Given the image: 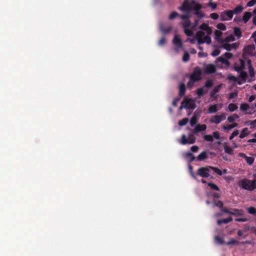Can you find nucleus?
I'll return each instance as SVG.
<instances>
[{
    "label": "nucleus",
    "mask_w": 256,
    "mask_h": 256,
    "mask_svg": "<svg viewBox=\"0 0 256 256\" xmlns=\"http://www.w3.org/2000/svg\"><path fill=\"white\" fill-rule=\"evenodd\" d=\"M218 17H219V16L216 13H212L210 14V18L214 20L218 19Z\"/></svg>",
    "instance_id": "nucleus-57"
},
{
    "label": "nucleus",
    "mask_w": 256,
    "mask_h": 256,
    "mask_svg": "<svg viewBox=\"0 0 256 256\" xmlns=\"http://www.w3.org/2000/svg\"><path fill=\"white\" fill-rule=\"evenodd\" d=\"M244 213V211L242 209L233 208L231 210V213H230V214L235 216H239L243 215Z\"/></svg>",
    "instance_id": "nucleus-15"
},
{
    "label": "nucleus",
    "mask_w": 256,
    "mask_h": 256,
    "mask_svg": "<svg viewBox=\"0 0 256 256\" xmlns=\"http://www.w3.org/2000/svg\"><path fill=\"white\" fill-rule=\"evenodd\" d=\"M239 156L245 158L246 162L249 164V165H252V164L254 162V158L252 156H246V154L244 153H240Z\"/></svg>",
    "instance_id": "nucleus-12"
},
{
    "label": "nucleus",
    "mask_w": 256,
    "mask_h": 256,
    "mask_svg": "<svg viewBox=\"0 0 256 256\" xmlns=\"http://www.w3.org/2000/svg\"><path fill=\"white\" fill-rule=\"evenodd\" d=\"M224 42H228L234 40V38L232 36H227L224 40Z\"/></svg>",
    "instance_id": "nucleus-53"
},
{
    "label": "nucleus",
    "mask_w": 256,
    "mask_h": 256,
    "mask_svg": "<svg viewBox=\"0 0 256 256\" xmlns=\"http://www.w3.org/2000/svg\"><path fill=\"white\" fill-rule=\"evenodd\" d=\"M223 56L226 58V60H228V59L232 58V53L226 52L224 53Z\"/></svg>",
    "instance_id": "nucleus-58"
},
{
    "label": "nucleus",
    "mask_w": 256,
    "mask_h": 256,
    "mask_svg": "<svg viewBox=\"0 0 256 256\" xmlns=\"http://www.w3.org/2000/svg\"><path fill=\"white\" fill-rule=\"evenodd\" d=\"M185 14H182L180 16V18L182 20V24L184 28H188L191 25V22L190 20V12H186Z\"/></svg>",
    "instance_id": "nucleus-5"
},
{
    "label": "nucleus",
    "mask_w": 256,
    "mask_h": 256,
    "mask_svg": "<svg viewBox=\"0 0 256 256\" xmlns=\"http://www.w3.org/2000/svg\"><path fill=\"white\" fill-rule=\"evenodd\" d=\"M224 204L222 201L218 200V202H214V206H218L220 208H222Z\"/></svg>",
    "instance_id": "nucleus-51"
},
{
    "label": "nucleus",
    "mask_w": 256,
    "mask_h": 256,
    "mask_svg": "<svg viewBox=\"0 0 256 256\" xmlns=\"http://www.w3.org/2000/svg\"><path fill=\"white\" fill-rule=\"evenodd\" d=\"M221 88V85L219 84L217 86L214 87L213 90L210 92V96L212 98H218V95L216 94V93L218 92L220 88Z\"/></svg>",
    "instance_id": "nucleus-14"
},
{
    "label": "nucleus",
    "mask_w": 256,
    "mask_h": 256,
    "mask_svg": "<svg viewBox=\"0 0 256 256\" xmlns=\"http://www.w3.org/2000/svg\"><path fill=\"white\" fill-rule=\"evenodd\" d=\"M252 17V13L249 12H246L244 13L243 17H242V20L246 24L248 20L250 19V18Z\"/></svg>",
    "instance_id": "nucleus-24"
},
{
    "label": "nucleus",
    "mask_w": 256,
    "mask_h": 256,
    "mask_svg": "<svg viewBox=\"0 0 256 256\" xmlns=\"http://www.w3.org/2000/svg\"><path fill=\"white\" fill-rule=\"evenodd\" d=\"M197 122V118L196 116H194L190 119V124L192 126L195 125Z\"/></svg>",
    "instance_id": "nucleus-48"
},
{
    "label": "nucleus",
    "mask_w": 256,
    "mask_h": 256,
    "mask_svg": "<svg viewBox=\"0 0 256 256\" xmlns=\"http://www.w3.org/2000/svg\"><path fill=\"white\" fill-rule=\"evenodd\" d=\"M244 52L246 54L250 55H253L255 52V46L254 44H249L246 46L244 48Z\"/></svg>",
    "instance_id": "nucleus-11"
},
{
    "label": "nucleus",
    "mask_w": 256,
    "mask_h": 256,
    "mask_svg": "<svg viewBox=\"0 0 256 256\" xmlns=\"http://www.w3.org/2000/svg\"><path fill=\"white\" fill-rule=\"evenodd\" d=\"M185 157L186 158H190V162H192L195 160L196 158L194 156L193 154L190 152H188L185 154Z\"/></svg>",
    "instance_id": "nucleus-36"
},
{
    "label": "nucleus",
    "mask_w": 256,
    "mask_h": 256,
    "mask_svg": "<svg viewBox=\"0 0 256 256\" xmlns=\"http://www.w3.org/2000/svg\"><path fill=\"white\" fill-rule=\"evenodd\" d=\"M218 104H214L210 106L208 108V112L210 114H213L216 112L218 108Z\"/></svg>",
    "instance_id": "nucleus-23"
},
{
    "label": "nucleus",
    "mask_w": 256,
    "mask_h": 256,
    "mask_svg": "<svg viewBox=\"0 0 256 256\" xmlns=\"http://www.w3.org/2000/svg\"><path fill=\"white\" fill-rule=\"evenodd\" d=\"M208 158L207 153L205 151L202 152L196 158V160L198 162L202 161Z\"/></svg>",
    "instance_id": "nucleus-18"
},
{
    "label": "nucleus",
    "mask_w": 256,
    "mask_h": 256,
    "mask_svg": "<svg viewBox=\"0 0 256 256\" xmlns=\"http://www.w3.org/2000/svg\"><path fill=\"white\" fill-rule=\"evenodd\" d=\"M234 35L236 36L238 38H240L242 36V32L240 28H234Z\"/></svg>",
    "instance_id": "nucleus-33"
},
{
    "label": "nucleus",
    "mask_w": 256,
    "mask_h": 256,
    "mask_svg": "<svg viewBox=\"0 0 256 256\" xmlns=\"http://www.w3.org/2000/svg\"><path fill=\"white\" fill-rule=\"evenodd\" d=\"M206 124H198L195 128H194V130L196 132H202V131H204L206 130Z\"/></svg>",
    "instance_id": "nucleus-29"
},
{
    "label": "nucleus",
    "mask_w": 256,
    "mask_h": 256,
    "mask_svg": "<svg viewBox=\"0 0 256 256\" xmlns=\"http://www.w3.org/2000/svg\"><path fill=\"white\" fill-rule=\"evenodd\" d=\"M220 52V51L218 49H215L212 52L211 55L213 56H218Z\"/></svg>",
    "instance_id": "nucleus-55"
},
{
    "label": "nucleus",
    "mask_w": 256,
    "mask_h": 256,
    "mask_svg": "<svg viewBox=\"0 0 256 256\" xmlns=\"http://www.w3.org/2000/svg\"><path fill=\"white\" fill-rule=\"evenodd\" d=\"M184 32L188 36H191L193 35V32L192 30L186 28H184Z\"/></svg>",
    "instance_id": "nucleus-42"
},
{
    "label": "nucleus",
    "mask_w": 256,
    "mask_h": 256,
    "mask_svg": "<svg viewBox=\"0 0 256 256\" xmlns=\"http://www.w3.org/2000/svg\"><path fill=\"white\" fill-rule=\"evenodd\" d=\"M210 166L200 167L198 168L196 174L202 178H208L210 176Z\"/></svg>",
    "instance_id": "nucleus-6"
},
{
    "label": "nucleus",
    "mask_w": 256,
    "mask_h": 256,
    "mask_svg": "<svg viewBox=\"0 0 256 256\" xmlns=\"http://www.w3.org/2000/svg\"><path fill=\"white\" fill-rule=\"evenodd\" d=\"M166 39L164 38H161L158 42V45L160 46H164L166 43Z\"/></svg>",
    "instance_id": "nucleus-61"
},
{
    "label": "nucleus",
    "mask_w": 256,
    "mask_h": 256,
    "mask_svg": "<svg viewBox=\"0 0 256 256\" xmlns=\"http://www.w3.org/2000/svg\"><path fill=\"white\" fill-rule=\"evenodd\" d=\"M218 62H220L222 64H225L226 65L228 66L230 64V62L224 56H222L218 58L216 60V63H218Z\"/></svg>",
    "instance_id": "nucleus-19"
},
{
    "label": "nucleus",
    "mask_w": 256,
    "mask_h": 256,
    "mask_svg": "<svg viewBox=\"0 0 256 256\" xmlns=\"http://www.w3.org/2000/svg\"><path fill=\"white\" fill-rule=\"evenodd\" d=\"M249 108V106L246 104H242L240 106V109L242 111H246Z\"/></svg>",
    "instance_id": "nucleus-45"
},
{
    "label": "nucleus",
    "mask_w": 256,
    "mask_h": 256,
    "mask_svg": "<svg viewBox=\"0 0 256 256\" xmlns=\"http://www.w3.org/2000/svg\"><path fill=\"white\" fill-rule=\"evenodd\" d=\"M196 94L199 97H201L204 94V90L203 88H198L196 90Z\"/></svg>",
    "instance_id": "nucleus-50"
},
{
    "label": "nucleus",
    "mask_w": 256,
    "mask_h": 256,
    "mask_svg": "<svg viewBox=\"0 0 256 256\" xmlns=\"http://www.w3.org/2000/svg\"><path fill=\"white\" fill-rule=\"evenodd\" d=\"M244 10V8L241 5H238L236 6L233 10H232V12L234 14H238L242 12Z\"/></svg>",
    "instance_id": "nucleus-30"
},
{
    "label": "nucleus",
    "mask_w": 256,
    "mask_h": 256,
    "mask_svg": "<svg viewBox=\"0 0 256 256\" xmlns=\"http://www.w3.org/2000/svg\"><path fill=\"white\" fill-rule=\"evenodd\" d=\"M216 66L214 64H208L204 66V72L205 74H212L216 72Z\"/></svg>",
    "instance_id": "nucleus-9"
},
{
    "label": "nucleus",
    "mask_w": 256,
    "mask_h": 256,
    "mask_svg": "<svg viewBox=\"0 0 256 256\" xmlns=\"http://www.w3.org/2000/svg\"><path fill=\"white\" fill-rule=\"evenodd\" d=\"M202 75V70L200 68L197 66L194 68L193 72L190 76V81L192 82L198 81L200 80V76Z\"/></svg>",
    "instance_id": "nucleus-3"
},
{
    "label": "nucleus",
    "mask_w": 256,
    "mask_h": 256,
    "mask_svg": "<svg viewBox=\"0 0 256 256\" xmlns=\"http://www.w3.org/2000/svg\"><path fill=\"white\" fill-rule=\"evenodd\" d=\"M232 10H226L220 14V19L222 21H226L232 20L233 17Z\"/></svg>",
    "instance_id": "nucleus-7"
},
{
    "label": "nucleus",
    "mask_w": 256,
    "mask_h": 256,
    "mask_svg": "<svg viewBox=\"0 0 256 256\" xmlns=\"http://www.w3.org/2000/svg\"><path fill=\"white\" fill-rule=\"evenodd\" d=\"M238 107L236 104H230L228 105V109L230 112H234L238 109Z\"/></svg>",
    "instance_id": "nucleus-38"
},
{
    "label": "nucleus",
    "mask_w": 256,
    "mask_h": 256,
    "mask_svg": "<svg viewBox=\"0 0 256 256\" xmlns=\"http://www.w3.org/2000/svg\"><path fill=\"white\" fill-rule=\"evenodd\" d=\"M222 47L226 50L230 51L232 48H236V44L234 43L232 44H228V42H224L223 44H222Z\"/></svg>",
    "instance_id": "nucleus-16"
},
{
    "label": "nucleus",
    "mask_w": 256,
    "mask_h": 256,
    "mask_svg": "<svg viewBox=\"0 0 256 256\" xmlns=\"http://www.w3.org/2000/svg\"><path fill=\"white\" fill-rule=\"evenodd\" d=\"M205 140L209 142H212L213 141L212 136L210 134L205 135L204 137Z\"/></svg>",
    "instance_id": "nucleus-47"
},
{
    "label": "nucleus",
    "mask_w": 256,
    "mask_h": 256,
    "mask_svg": "<svg viewBox=\"0 0 256 256\" xmlns=\"http://www.w3.org/2000/svg\"><path fill=\"white\" fill-rule=\"evenodd\" d=\"M216 28L221 30H226V26L223 23H219L216 25Z\"/></svg>",
    "instance_id": "nucleus-43"
},
{
    "label": "nucleus",
    "mask_w": 256,
    "mask_h": 256,
    "mask_svg": "<svg viewBox=\"0 0 256 256\" xmlns=\"http://www.w3.org/2000/svg\"><path fill=\"white\" fill-rule=\"evenodd\" d=\"M248 212L251 214H256V208L254 207L250 206L247 208Z\"/></svg>",
    "instance_id": "nucleus-40"
},
{
    "label": "nucleus",
    "mask_w": 256,
    "mask_h": 256,
    "mask_svg": "<svg viewBox=\"0 0 256 256\" xmlns=\"http://www.w3.org/2000/svg\"><path fill=\"white\" fill-rule=\"evenodd\" d=\"M256 4V0H250L246 4L247 6H252Z\"/></svg>",
    "instance_id": "nucleus-59"
},
{
    "label": "nucleus",
    "mask_w": 256,
    "mask_h": 256,
    "mask_svg": "<svg viewBox=\"0 0 256 256\" xmlns=\"http://www.w3.org/2000/svg\"><path fill=\"white\" fill-rule=\"evenodd\" d=\"M238 126V124L237 123H233L231 124H230V125H228L227 126H226L224 125L222 126V128L224 130H230L234 128H236Z\"/></svg>",
    "instance_id": "nucleus-32"
},
{
    "label": "nucleus",
    "mask_w": 256,
    "mask_h": 256,
    "mask_svg": "<svg viewBox=\"0 0 256 256\" xmlns=\"http://www.w3.org/2000/svg\"><path fill=\"white\" fill-rule=\"evenodd\" d=\"M237 96H238V94H237L236 92H230L229 94L228 98L230 100L232 99L235 97H236Z\"/></svg>",
    "instance_id": "nucleus-64"
},
{
    "label": "nucleus",
    "mask_w": 256,
    "mask_h": 256,
    "mask_svg": "<svg viewBox=\"0 0 256 256\" xmlns=\"http://www.w3.org/2000/svg\"><path fill=\"white\" fill-rule=\"evenodd\" d=\"M248 68L249 70L250 76L252 78H253L254 77V69L252 65L251 61L250 60H248Z\"/></svg>",
    "instance_id": "nucleus-20"
},
{
    "label": "nucleus",
    "mask_w": 256,
    "mask_h": 256,
    "mask_svg": "<svg viewBox=\"0 0 256 256\" xmlns=\"http://www.w3.org/2000/svg\"><path fill=\"white\" fill-rule=\"evenodd\" d=\"M209 168H210V170H213L214 172H216L219 176H222V170L218 168L210 166Z\"/></svg>",
    "instance_id": "nucleus-37"
},
{
    "label": "nucleus",
    "mask_w": 256,
    "mask_h": 256,
    "mask_svg": "<svg viewBox=\"0 0 256 256\" xmlns=\"http://www.w3.org/2000/svg\"><path fill=\"white\" fill-rule=\"evenodd\" d=\"M212 136L216 140L220 139V134L218 131L214 132Z\"/></svg>",
    "instance_id": "nucleus-63"
},
{
    "label": "nucleus",
    "mask_w": 256,
    "mask_h": 256,
    "mask_svg": "<svg viewBox=\"0 0 256 256\" xmlns=\"http://www.w3.org/2000/svg\"><path fill=\"white\" fill-rule=\"evenodd\" d=\"M204 43L206 42L207 44H210L211 42V38L210 36H206L205 38L203 40Z\"/></svg>",
    "instance_id": "nucleus-56"
},
{
    "label": "nucleus",
    "mask_w": 256,
    "mask_h": 256,
    "mask_svg": "<svg viewBox=\"0 0 256 256\" xmlns=\"http://www.w3.org/2000/svg\"><path fill=\"white\" fill-rule=\"evenodd\" d=\"M250 132L248 131V128H245L242 129V130L241 132V133L240 134L239 137L240 138H245L246 136H248L250 134Z\"/></svg>",
    "instance_id": "nucleus-26"
},
{
    "label": "nucleus",
    "mask_w": 256,
    "mask_h": 256,
    "mask_svg": "<svg viewBox=\"0 0 256 256\" xmlns=\"http://www.w3.org/2000/svg\"><path fill=\"white\" fill-rule=\"evenodd\" d=\"M180 15H179L176 12H173L169 16L168 18L170 20H172V19H174V18H176L177 16L180 17Z\"/></svg>",
    "instance_id": "nucleus-41"
},
{
    "label": "nucleus",
    "mask_w": 256,
    "mask_h": 256,
    "mask_svg": "<svg viewBox=\"0 0 256 256\" xmlns=\"http://www.w3.org/2000/svg\"><path fill=\"white\" fill-rule=\"evenodd\" d=\"M224 152L230 155H232L234 154L232 148L231 147L228 146L226 143L224 144Z\"/></svg>",
    "instance_id": "nucleus-28"
},
{
    "label": "nucleus",
    "mask_w": 256,
    "mask_h": 256,
    "mask_svg": "<svg viewBox=\"0 0 256 256\" xmlns=\"http://www.w3.org/2000/svg\"><path fill=\"white\" fill-rule=\"evenodd\" d=\"M232 217L229 216L228 218H223V219H220L217 220V224L218 225H220L222 224H228L230 222H232Z\"/></svg>",
    "instance_id": "nucleus-21"
},
{
    "label": "nucleus",
    "mask_w": 256,
    "mask_h": 256,
    "mask_svg": "<svg viewBox=\"0 0 256 256\" xmlns=\"http://www.w3.org/2000/svg\"><path fill=\"white\" fill-rule=\"evenodd\" d=\"M160 29L163 34H168L171 31L172 27L171 26L165 27L162 24H160Z\"/></svg>",
    "instance_id": "nucleus-17"
},
{
    "label": "nucleus",
    "mask_w": 256,
    "mask_h": 256,
    "mask_svg": "<svg viewBox=\"0 0 256 256\" xmlns=\"http://www.w3.org/2000/svg\"><path fill=\"white\" fill-rule=\"evenodd\" d=\"M186 86L183 83L181 84L179 86V96L182 97L184 95L186 92Z\"/></svg>",
    "instance_id": "nucleus-22"
},
{
    "label": "nucleus",
    "mask_w": 256,
    "mask_h": 256,
    "mask_svg": "<svg viewBox=\"0 0 256 256\" xmlns=\"http://www.w3.org/2000/svg\"><path fill=\"white\" fill-rule=\"evenodd\" d=\"M222 34V32L219 30H216L214 32L216 40L221 44H223L224 42V40L221 38Z\"/></svg>",
    "instance_id": "nucleus-13"
},
{
    "label": "nucleus",
    "mask_w": 256,
    "mask_h": 256,
    "mask_svg": "<svg viewBox=\"0 0 256 256\" xmlns=\"http://www.w3.org/2000/svg\"><path fill=\"white\" fill-rule=\"evenodd\" d=\"M173 43L178 48H182V46L180 39L178 38L176 36H174L173 39Z\"/></svg>",
    "instance_id": "nucleus-25"
},
{
    "label": "nucleus",
    "mask_w": 256,
    "mask_h": 256,
    "mask_svg": "<svg viewBox=\"0 0 256 256\" xmlns=\"http://www.w3.org/2000/svg\"><path fill=\"white\" fill-rule=\"evenodd\" d=\"M188 120H189L188 118H184L179 121L178 124L180 126H184L188 122Z\"/></svg>",
    "instance_id": "nucleus-39"
},
{
    "label": "nucleus",
    "mask_w": 256,
    "mask_h": 256,
    "mask_svg": "<svg viewBox=\"0 0 256 256\" xmlns=\"http://www.w3.org/2000/svg\"><path fill=\"white\" fill-rule=\"evenodd\" d=\"M248 78V74L246 72H241L240 73V78L242 81L243 82H246V78Z\"/></svg>",
    "instance_id": "nucleus-31"
},
{
    "label": "nucleus",
    "mask_w": 256,
    "mask_h": 256,
    "mask_svg": "<svg viewBox=\"0 0 256 256\" xmlns=\"http://www.w3.org/2000/svg\"><path fill=\"white\" fill-rule=\"evenodd\" d=\"M205 34L204 32L200 30L196 32L195 38L197 40L198 44H202L204 43L203 40L205 38Z\"/></svg>",
    "instance_id": "nucleus-10"
},
{
    "label": "nucleus",
    "mask_w": 256,
    "mask_h": 256,
    "mask_svg": "<svg viewBox=\"0 0 256 256\" xmlns=\"http://www.w3.org/2000/svg\"><path fill=\"white\" fill-rule=\"evenodd\" d=\"M190 60V55L188 52H186L183 56H182V60L184 62L188 61Z\"/></svg>",
    "instance_id": "nucleus-49"
},
{
    "label": "nucleus",
    "mask_w": 256,
    "mask_h": 256,
    "mask_svg": "<svg viewBox=\"0 0 256 256\" xmlns=\"http://www.w3.org/2000/svg\"><path fill=\"white\" fill-rule=\"evenodd\" d=\"M209 27L208 24L206 23H202L200 26V28L202 30H206Z\"/></svg>",
    "instance_id": "nucleus-52"
},
{
    "label": "nucleus",
    "mask_w": 256,
    "mask_h": 256,
    "mask_svg": "<svg viewBox=\"0 0 256 256\" xmlns=\"http://www.w3.org/2000/svg\"><path fill=\"white\" fill-rule=\"evenodd\" d=\"M202 8L200 4L196 2L194 0H185L182 6L180 7L178 9L184 12H190V10H194V14L196 15L199 18L203 17V14L200 10Z\"/></svg>",
    "instance_id": "nucleus-1"
},
{
    "label": "nucleus",
    "mask_w": 256,
    "mask_h": 256,
    "mask_svg": "<svg viewBox=\"0 0 256 256\" xmlns=\"http://www.w3.org/2000/svg\"><path fill=\"white\" fill-rule=\"evenodd\" d=\"M214 240H215V241L218 244H224V242L222 238L219 236H216L214 238Z\"/></svg>",
    "instance_id": "nucleus-46"
},
{
    "label": "nucleus",
    "mask_w": 256,
    "mask_h": 256,
    "mask_svg": "<svg viewBox=\"0 0 256 256\" xmlns=\"http://www.w3.org/2000/svg\"><path fill=\"white\" fill-rule=\"evenodd\" d=\"M210 122L218 124L221 122V120H220V118L218 115H216L212 117L210 120Z\"/></svg>",
    "instance_id": "nucleus-27"
},
{
    "label": "nucleus",
    "mask_w": 256,
    "mask_h": 256,
    "mask_svg": "<svg viewBox=\"0 0 256 256\" xmlns=\"http://www.w3.org/2000/svg\"><path fill=\"white\" fill-rule=\"evenodd\" d=\"M238 243V242L234 239H231L230 241L227 242V245L234 244Z\"/></svg>",
    "instance_id": "nucleus-60"
},
{
    "label": "nucleus",
    "mask_w": 256,
    "mask_h": 256,
    "mask_svg": "<svg viewBox=\"0 0 256 256\" xmlns=\"http://www.w3.org/2000/svg\"><path fill=\"white\" fill-rule=\"evenodd\" d=\"M195 141L196 138L193 134H189L188 138H186L185 134H182L181 138L180 143L183 145H186V144H192L195 142Z\"/></svg>",
    "instance_id": "nucleus-4"
},
{
    "label": "nucleus",
    "mask_w": 256,
    "mask_h": 256,
    "mask_svg": "<svg viewBox=\"0 0 256 256\" xmlns=\"http://www.w3.org/2000/svg\"><path fill=\"white\" fill-rule=\"evenodd\" d=\"M184 104V108L190 109L192 110H194L196 108V104L190 98H185L184 100L182 102V105Z\"/></svg>",
    "instance_id": "nucleus-8"
},
{
    "label": "nucleus",
    "mask_w": 256,
    "mask_h": 256,
    "mask_svg": "<svg viewBox=\"0 0 256 256\" xmlns=\"http://www.w3.org/2000/svg\"><path fill=\"white\" fill-rule=\"evenodd\" d=\"M239 186L243 189L250 191L253 190L255 189L254 182H252V180L248 179L240 180L239 182Z\"/></svg>",
    "instance_id": "nucleus-2"
},
{
    "label": "nucleus",
    "mask_w": 256,
    "mask_h": 256,
    "mask_svg": "<svg viewBox=\"0 0 256 256\" xmlns=\"http://www.w3.org/2000/svg\"><path fill=\"white\" fill-rule=\"evenodd\" d=\"M208 186L212 190H214L216 191H219V188L214 184L212 182H208Z\"/></svg>",
    "instance_id": "nucleus-35"
},
{
    "label": "nucleus",
    "mask_w": 256,
    "mask_h": 256,
    "mask_svg": "<svg viewBox=\"0 0 256 256\" xmlns=\"http://www.w3.org/2000/svg\"><path fill=\"white\" fill-rule=\"evenodd\" d=\"M189 169H190V176H192V178H194V179L196 180V175L194 174V173L192 171L193 168L191 166H189Z\"/></svg>",
    "instance_id": "nucleus-62"
},
{
    "label": "nucleus",
    "mask_w": 256,
    "mask_h": 256,
    "mask_svg": "<svg viewBox=\"0 0 256 256\" xmlns=\"http://www.w3.org/2000/svg\"><path fill=\"white\" fill-rule=\"evenodd\" d=\"M213 84L212 80H208L205 82L204 86L207 88H211L213 86Z\"/></svg>",
    "instance_id": "nucleus-44"
},
{
    "label": "nucleus",
    "mask_w": 256,
    "mask_h": 256,
    "mask_svg": "<svg viewBox=\"0 0 256 256\" xmlns=\"http://www.w3.org/2000/svg\"><path fill=\"white\" fill-rule=\"evenodd\" d=\"M239 118V116L237 114H234L232 116H230L228 118V120L229 122H233L235 120L238 119Z\"/></svg>",
    "instance_id": "nucleus-34"
},
{
    "label": "nucleus",
    "mask_w": 256,
    "mask_h": 256,
    "mask_svg": "<svg viewBox=\"0 0 256 256\" xmlns=\"http://www.w3.org/2000/svg\"><path fill=\"white\" fill-rule=\"evenodd\" d=\"M248 123H249L250 126V128H253L256 127V120H254L252 121L249 120L248 122Z\"/></svg>",
    "instance_id": "nucleus-54"
}]
</instances>
